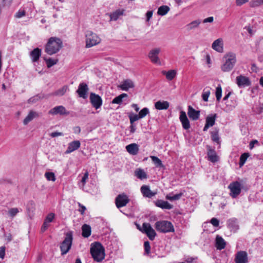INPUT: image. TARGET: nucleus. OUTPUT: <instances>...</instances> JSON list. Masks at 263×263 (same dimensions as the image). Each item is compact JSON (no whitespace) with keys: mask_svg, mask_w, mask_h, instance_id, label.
<instances>
[{"mask_svg":"<svg viewBox=\"0 0 263 263\" xmlns=\"http://www.w3.org/2000/svg\"><path fill=\"white\" fill-rule=\"evenodd\" d=\"M163 73L165 75L168 80L171 81L176 77L177 72L175 70H170L167 72L164 71Z\"/></svg>","mask_w":263,"mask_h":263,"instance_id":"nucleus-36","label":"nucleus"},{"mask_svg":"<svg viewBox=\"0 0 263 263\" xmlns=\"http://www.w3.org/2000/svg\"><path fill=\"white\" fill-rule=\"evenodd\" d=\"M81 145V143L79 140H74L68 144V147L65 152L66 154H69L78 149Z\"/></svg>","mask_w":263,"mask_h":263,"instance_id":"nucleus-21","label":"nucleus"},{"mask_svg":"<svg viewBox=\"0 0 263 263\" xmlns=\"http://www.w3.org/2000/svg\"><path fill=\"white\" fill-rule=\"evenodd\" d=\"M25 15V11L24 10H19L15 15L17 18H21Z\"/></svg>","mask_w":263,"mask_h":263,"instance_id":"nucleus-57","label":"nucleus"},{"mask_svg":"<svg viewBox=\"0 0 263 263\" xmlns=\"http://www.w3.org/2000/svg\"><path fill=\"white\" fill-rule=\"evenodd\" d=\"M187 115L191 119L196 121L199 118L200 111L195 110L191 106H189Z\"/></svg>","mask_w":263,"mask_h":263,"instance_id":"nucleus-22","label":"nucleus"},{"mask_svg":"<svg viewBox=\"0 0 263 263\" xmlns=\"http://www.w3.org/2000/svg\"><path fill=\"white\" fill-rule=\"evenodd\" d=\"M140 190L143 196L145 197H148V185H144L142 186Z\"/></svg>","mask_w":263,"mask_h":263,"instance_id":"nucleus-53","label":"nucleus"},{"mask_svg":"<svg viewBox=\"0 0 263 263\" xmlns=\"http://www.w3.org/2000/svg\"><path fill=\"white\" fill-rule=\"evenodd\" d=\"M153 163L155 164L156 167H164V165L162 163L161 160L156 156H151Z\"/></svg>","mask_w":263,"mask_h":263,"instance_id":"nucleus-41","label":"nucleus"},{"mask_svg":"<svg viewBox=\"0 0 263 263\" xmlns=\"http://www.w3.org/2000/svg\"><path fill=\"white\" fill-rule=\"evenodd\" d=\"M235 262V263H248V258L247 253L244 251H238L236 254Z\"/></svg>","mask_w":263,"mask_h":263,"instance_id":"nucleus-13","label":"nucleus"},{"mask_svg":"<svg viewBox=\"0 0 263 263\" xmlns=\"http://www.w3.org/2000/svg\"><path fill=\"white\" fill-rule=\"evenodd\" d=\"M179 119L184 129H189L190 128V121L186 116L185 112L184 111H180Z\"/></svg>","mask_w":263,"mask_h":263,"instance_id":"nucleus-19","label":"nucleus"},{"mask_svg":"<svg viewBox=\"0 0 263 263\" xmlns=\"http://www.w3.org/2000/svg\"><path fill=\"white\" fill-rule=\"evenodd\" d=\"M214 21V17L213 16H210L208 18L204 19L202 21L203 23H212Z\"/></svg>","mask_w":263,"mask_h":263,"instance_id":"nucleus-60","label":"nucleus"},{"mask_svg":"<svg viewBox=\"0 0 263 263\" xmlns=\"http://www.w3.org/2000/svg\"><path fill=\"white\" fill-rule=\"evenodd\" d=\"M215 95L217 101H219L222 96V88L220 85H218L216 87Z\"/></svg>","mask_w":263,"mask_h":263,"instance_id":"nucleus-46","label":"nucleus"},{"mask_svg":"<svg viewBox=\"0 0 263 263\" xmlns=\"http://www.w3.org/2000/svg\"><path fill=\"white\" fill-rule=\"evenodd\" d=\"M210 222L214 227H218L219 226V221L216 218H212L211 219Z\"/></svg>","mask_w":263,"mask_h":263,"instance_id":"nucleus-55","label":"nucleus"},{"mask_svg":"<svg viewBox=\"0 0 263 263\" xmlns=\"http://www.w3.org/2000/svg\"><path fill=\"white\" fill-rule=\"evenodd\" d=\"M45 176L49 181H55L56 179L55 175L52 172H46L45 174Z\"/></svg>","mask_w":263,"mask_h":263,"instance_id":"nucleus-47","label":"nucleus"},{"mask_svg":"<svg viewBox=\"0 0 263 263\" xmlns=\"http://www.w3.org/2000/svg\"><path fill=\"white\" fill-rule=\"evenodd\" d=\"M129 118L130 120V123H134V122L137 121L140 118L139 116L137 114H132L129 115Z\"/></svg>","mask_w":263,"mask_h":263,"instance_id":"nucleus-51","label":"nucleus"},{"mask_svg":"<svg viewBox=\"0 0 263 263\" xmlns=\"http://www.w3.org/2000/svg\"><path fill=\"white\" fill-rule=\"evenodd\" d=\"M135 175L139 179L142 180L147 178V175L143 170L137 168L135 171Z\"/></svg>","mask_w":263,"mask_h":263,"instance_id":"nucleus-32","label":"nucleus"},{"mask_svg":"<svg viewBox=\"0 0 263 263\" xmlns=\"http://www.w3.org/2000/svg\"><path fill=\"white\" fill-rule=\"evenodd\" d=\"M64 134L63 133L59 132H54L50 134V136L52 138L56 137L58 136H62Z\"/></svg>","mask_w":263,"mask_h":263,"instance_id":"nucleus-58","label":"nucleus"},{"mask_svg":"<svg viewBox=\"0 0 263 263\" xmlns=\"http://www.w3.org/2000/svg\"><path fill=\"white\" fill-rule=\"evenodd\" d=\"M135 225L136 226L137 228L143 233L145 234L148 236V223L146 222H144L142 224V227H141L140 225L136 222H135Z\"/></svg>","mask_w":263,"mask_h":263,"instance_id":"nucleus-34","label":"nucleus"},{"mask_svg":"<svg viewBox=\"0 0 263 263\" xmlns=\"http://www.w3.org/2000/svg\"><path fill=\"white\" fill-rule=\"evenodd\" d=\"M42 50L39 48H36L31 51L30 53V57L33 62L38 61L41 55Z\"/></svg>","mask_w":263,"mask_h":263,"instance_id":"nucleus-23","label":"nucleus"},{"mask_svg":"<svg viewBox=\"0 0 263 263\" xmlns=\"http://www.w3.org/2000/svg\"><path fill=\"white\" fill-rule=\"evenodd\" d=\"M79 206L81 208V209L79 210L81 214H83L85 211L86 210V207L82 204H81L80 203H79Z\"/></svg>","mask_w":263,"mask_h":263,"instance_id":"nucleus-64","label":"nucleus"},{"mask_svg":"<svg viewBox=\"0 0 263 263\" xmlns=\"http://www.w3.org/2000/svg\"><path fill=\"white\" fill-rule=\"evenodd\" d=\"M160 52L161 49L160 48H154L149 51V59L153 63L158 65H161V61L159 57Z\"/></svg>","mask_w":263,"mask_h":263,"instance_id":"nucleus-8","label":"nucleus"},{"mask_svg":"<svg viewBox=\"0 0 263 263\" xmlns=\"http://www.w3.org/2000/svg\"><path fill=\"white\" fill-rule=\"evenodd\" d=\"M39 114L35 111L30 110L27 117L24 119L23 121V124L27 125L29 122L32 121L34 118L38 117Z\"/></svg>","mask_w":263,"mask_h":263,"instance_id":"nucleus-26","label":"nucleus"},{"mask_svg":"<svg viewBox=\"0 0 263 263\" xmlns=\"http://www.w3.org/2000/svg\"><path fill=\"white\" fill-rule=\"evenodd\" d=\"M201 23V21L199 20H197L194 21H192L190 23L187 24L185 26L186 29L189 31L194 29L197 28L200 24Z\"/></svg>","mask_w":263,"mask_h":263,"instance_id":"nucleus-31","label":"nucleus"},{"mask_svg":"<svg viewBox=\"0 0 263 263\" xmlns=\"http://www.w3.org/2000/svg\"><path fill=\"white\" fill-rule=\"evenodd\" d=\"M68 87L67 86L65 85L62 87L61 88L59 89L57 91H54L52 93V95L53 96H63L67 90H68Z\"/></svg>","mask_w":263,"mask_h":263,"instance_id":"nucleus-38","label":"nucleus"},{"mask_svg":"<svg viewBox=\"0 0 263 263\" xmlns=\"http://www.w3.org/2000/svg\"><path fill=\"white\" fill-rule=\"evenodd\" d=\"M88 91L87 85L84 83H81L79 84L77 92L80 97L85 99L87 98V93Z\"/></svg>","mask_w":263,"mask_h":263,"instance_id":"nucleus-16","label":"nucleus"},{"mask_svg":"<svg viewBox=\"0 0 263 263\" xmlns=\"http://www.w3.org/2000/svg\"><path fill=\"white\" fill-rule=\"evenodd\" d=\"M250 154L248 153H245L240 156L239 162V165L240 167H242L245 164Z\"/></svg>","mask_w":263,"mask_h":263,"instance_id":"nucleus-42","label":"nucleus"},{"mask_svg":"<svg viewBox=\"0 0 263 263\" xmlns=\"http://www.w3.org/2000/svg\"><path fill=\"white\" fill-rule=\"evenodd\" d=\"M88 176H89L88 172H85L84 176H83V177L82 178V180H81V182L83 184V186H84L85 185L86 180L88 178Z\"/></svg>","mask_w":263,"mask_h":263,"instance_id":"nucleus-56","label":"nucleus"},{"mask_svg":"<svg viewBox=\"0 0 263 263\" xmlns=\"http://www.w3.org/2000/svg\"><path fill=\"white\" fill-rule=\"evenodd\" d=\"M18 212L19 210L17 208H11L9 210L8 214L11 217H14Z\"/></svg>","mask_w":263,"mask_h":263,"instance_id":"nucleus-52","label":"nucleus"},{"mask_svg":"<svg viewBox=\"0 0 263 263\" xmlns=\"http://www.w3.org/2000/svg\"><path fill=\"white\" fill-rule=\"evenodd\" d=\"M62 46L63 42L60 38L51 37L46 45L45 51L51 55L58 52Z\"/></svg>","mask_w":263,"mask_h":263,"instance_id":"nucleus-1","label":"nucleus"},{"mask_svg":"<svg viewBox=\"0 0 263 263\" xmlns=\"http://www.w3.org/2000/svg\"><path fill=\"white\" fill-rule=\"evenodd\" d=\"M43 98V97H41L39 95H37L34 96L30 98V99H29L28 100V102L29 103H35L37 101H38L40 100H41V99H42Z\"/></svg>","mask_w":263,"mask_h":263,"instance_id":"nucleus-48","label":"nucleus"},{"mask_svg":"<svg viewBox=\"0 0 263 263\" xmlns=\"http://www.w3.org/2000/svg\"><path fill=\"white\" fill-rule=\"evenodd\" d=\"M129 201L128 197L126 195L120 194L115 199L116 206L118 209L124 206L129 202Z\"/></svg>","mask_w":263,"mask_h":263,"instance_id":"nucleus-11","label":"nucleus"},{"mask_svg":"<svg viewBox=\"0 0 263 263\" xmlns=\"http://www.w3.org/2000/svg\"><path fill=\"white\" fill-rule=\"evenodd\" d=\"M134 87V83L129 79L124 80L119 86L121 89L124 91H127L129 88H133Z\"/></svg>","mask_w":263,"mask_h":263,"instance_id":"nucleus-24","label":"nucleus"},{"mask_svg":"<svg viewBox=\"0 0 263 263\" xmlns=\"http://www.w3.org/2000/svg\"><path fill=\"white\" fill-rule=\"evenodd\" d=\"M210 95V89L208 88H205L203 89L202 94V98L203 101H208V98L209 97V96Z\"/></svg>","mask_w":263,"mask_h":263,"instance_id":"nucleus-45","label":"nucleus"},{"mask_svg":"<svg viewBox=\"0 0 263 263\" xmlns=\"http://www.w3.org/2000/svg\"><path fill=\"white\" fill-rule=\"evenodd\" d=\"M5 255V247H0V258L2 259L4 258Z\"/></svg>","mask_w":263,"mask_h":263,"instance_id":"nucleus-59","label":"nucleus"},{"mask_svg":"<svg viewBox=\"0 0 263 263\" xmlns=\"http://www.w3.org/2000/svg\"><path fill=\"white\" fill-rule=\"evenodd\" d=\"M49 114L52 115H68L69 114V111H67L65 107L62 105L57 106L51 109L49 111Z\"/></svg>","mask_w":263,"mask_h":263,"instance_id":"nucleus-12","label":"nucleus"},{"mask_svg":"<svg viewBox=\"0 0 263 263\" xmlns=\"http://www.w3.org/2000/svg\"><path fill=\"white\" fill-rule=\"evenodd\" d=\"M169 106V102L165 101H158L155 103V108L158 110L167 109Z\"/></svg>","mask_w":263,"mask_h":263,"instance_id":"nucleus-27","label":"nucleus"},{"mask_svg":"<svg viewBox=\"0 0 263 263\" xmlns=\"http://www.w3.org/2000/svg\"><path fill=\"white\" fill-rule=\"evenodd\" d=\"M82 236L85 238L88 237L91 235V227L90 226L84 224L82 227Z\"/></svg>","mask_w":263,"mask_h":263,"instance_id":"nucleus-29","label":"nucleus"},{"mask_svg":"<svg viewBox=\"0 0 263 263\" xmlns=\"http://www.w3.org/2000/svg\"><path fill=\"white\" fill-rule=\"evenodd\" d=\"M90 102L92 106L98 109L102 105V100L101 97L93 92H91L89 96Z\"/></svg>","mask_w":263,"mask_h":263,"instance_id":"nucleus-10","label":"nucleus"},{"mask_svg":"<svg viewBox=\"0 0 263 263\" xmlns=\"http://www.w3.org/2000/svg\"><path fill=\"white\" fill-rule=\"evenodd\" d=\"M236 83L240 88H245L251 85L250 79L241 74L236 77Z\"/></svg>","mask_w":263,"mask_h":263,"instance_id":"nucleus-9","label":"nucleus"},{"mask_svg":"<svg viewBox=\"0 0 263 263\" xmlns=\"http://www.w3.org/2000/svg\"><path fill=\"white\" fill-rule=\"evenodd\" d=\"M144 255H147L148 254V240L144 241Z\"/></svg>","mask_w":263,"mask_h":263,"instance_id":"nucleus-62","label":"nucleus"},{"mask_svg":"<svg viewBox=\"0 0 263 263\" xmlns=\"http://www.w3.org/2000/svg\"><path fill=\"white\" fill-rule=\"evenodd\" d=\"M207 150H208V160L213 162L215 163L218 161V157L217 155V154L215 151L214 149H212L210 146H206Z\"/></svg>","mask_w":263,"mask_h":263,"instance_id":"nucleus-18","label":"nucleus"},{"mask_svg":"<svg viewBox=\"0 0 263 263\" xmlns=\"http://www.w3.org/2000/svg\"><path fill=\"white\" fill-rule=\"evenodd\" d=\"M90 253L95 261H102L105 257V249L102 245L99 242H95L91 244Z\"/></svg>","mask_w":263,"mask_h":263,"instance_id":"nucleus-2","label":"nucleus"},{"mask_svg":"<svg viewBox=\"0 0 263 263\" xmlns=\"http://www.w3.org/2000/svg\"><path fill=\"white\" fill-rule=\"evenodd\" d=\"M248 0H236V4L237 6H241L246 3H247Z\"/></svg>","mask_w":263,"mask_h":263,"instance_id":"nucleus-61","label":"nucleus"},{"mask_svg":"<svg viewBox=\"0 0 263 263\" xmlns=\"http://www.w3.org/2000/svg\"><path fill=\"white\" fill-rule=\"evenodd\" d=\"M156 228L158 231L163 233L174 232L173 224L171 222L166 220L157 222L156 223Z\"/></svg>","mask_w":263,"mask_h":263,"instance_id":"nucleus-5","label":"nucleus"},{"mask_svg":"<svg viewBox=\"0 0 263 263\" xmlns=\"http://www.w3.org/2000/svg\"><path fill=\"white\" fill-rule=\"evenodd\" d=\"M182 195L183 194L182 193H180L174 195H173L172 193H170L165 196V198L170 201L177 200L180 199Z\"/></svg>","mask_w":263,"mask_h":263,"instance_id":"nucleus-39","label":"nucleus"},{"mask_svg":"<svg viewBox=\"0 0 263 263\" xmlns=\"http://www.w3.org/2000/svg\"><path fill=\"white\" fill-rule=\"evenodd\" d=\"M216 118V114H211L206 117L205 119V124L203 129L204 132L207 131L210 127H212L215 124Z\"/></svg>","mask_w":263,"mask_h":263,"instance_id":"nucleus-14","label":"nucleus"},{"mask_svg":"<svg viewBox=\"0 0 263 263\" xmlns=\"http://www.w3.org/2000/svg\"><path fill=\"white\" fill-rule=\"evenodd\" d=\"M123 11H121L120 10H117L116 11L112 13H110V21H117L119 17L123 14Z\"/></svg>","mask_w":263,"mask_h":263,"instance_id":"nucleus-37","label":"nucleus"},{"mask_svg":"<svg viewBox=\"0 0 263 263\" xmlns=\"http://www.w3.org/2000/svg\"><path fill=\"white\" fill-rule=\"evenodd\" d=\"M44 60L46 61L47 66L48 68L51 67L52 66L55 65L58 62V59H52L51 58H44Z\"/></svg>","mask_w":263,"mask_h":263,"instance_id":"nucleus-44","label":"nucleus"},{"mask_svg":"<svg viewBox=\"0 0 263 263\" xmlns=\"http://www.w3.org/2000/svg\"><path fill=\"white\" fill-rule=\"evenodd\" d=\"M148 114V108L145 107L140 110L138 115L139 116L140 118H142L145 117Z\"/></svg>","mask_w":263,"mask_h":263,"instance_id":"nucleus-54","label":"nucleus"},{"mask_svg":"<svg viewBox=\"0 0 263 263\" xmlns=\"http://www.w3.org/2000/svg\"><path fill=\"white\" fill-rule=\"evenodd\" d=\"M227 226L229 229L232 230H237L238 229V226L237 223L236 219H230L228 220Z\"/></svg>","mask_w":263,"mask_h":263,"instance_id":"nucleus-35","label":"nucleus"},{"mask_svg":"<svg viewBox=\"0 0 263 263\" xmlns=\"http://www.w3.org/2000/svg\"><path fill=\"white\" fill-rule=\"evenodd\" d=\"M257 143H258V141L256 140L251 141L249 144L250 148L252 149L254 146V144Z\"/></svg>","mask_w":263,"mask_h":263,"instance_id":"nucleus-63","label":"nucleus"},{"mask_svg":"<svg viewBox=\"0 0 263 263\" xmlns=\"http://www.w3.org/2000/svg\"><path fill=\"white\" fill-rule=\"evenodd\" d=\"M154 203L155 205L161 208L162 209L171 210L173 208V205L169 203L167 201L162 200L154 201Z\"/></svg>","mask_w":263,"mask_h":263,"instance_id":"nucleus-20","label":"nucleus"},{"mask_svg":"<svg viewBox=\"0 0 263 263\" xmlns=\"http://www.w3.org/2000/svg\"><path fill=\"white\" fill-rule=\"evenodd\" d=\"M226 242L222 237L217 235L216 237V247L217 249L221 250L226 247Z\"/></svg>","mask_w":263,"mask_h":263,"instance_id":"nucleus-28","label":"nucleus"},{"mask_svg":"<svg viewBox=\"0 0 263 263\" xmlns=\"http://www.w3.org/2000/svg\"><path fill=\"white\" fill-rule=\"evenodd\" d=\"M252 111L255 114L260 115L263 112V103L259 104L258 105L254 106L252 108Z\"/></svg>","mask_w":263,"mask_h":263,"instance_id":"nucleus-43","label":"nucleus"},{"mask_svg":"<svg viewBox=\"0 0 263 263\" xmlns=\"http://www.w3.org/2000/svg\"><path fill=\"white\" fill-rule=\"evenodd\" d=\"M156 235L155 231L149 224V239L153 240Z\"/></svg>","mask_w":263,"mask_h":263,"instance_id":"nucleus-50","label":"nucleus"},{"mask_svg":"<svg viewBox=\"0 0 263 263\" xmlns=\"http://www.w3.org/2000/svg\"><path fill=\"white\" fill-rule=\"evenodd\" d=\"M226 61L221 66L222 71L228 72L231 70L236 62V54L233 52H229L225 55Z\"/></svg>","mask_w":263,"mask_h":263,"instance_id":"nucleus-3","label":"nucleus"},{"mask_svg":"<svg viewBox=\"0 0 263 263\" xmlns=\"http://www.w3.org/2000/svg\"><path fill=\"white\" fill-rule=\"evenodd\" d=\"M127 95L126 93H122L119 96L115 97L112 101V103L121 104L123 102V99L126 98Z\"/></svg>","mask_w":263,"mask_h":263,"instance_id":"nucleus-40","label":"nucleus"},{"mask_svg":"<svg viewBox=\"0 0 263 263\" xmlns=\"http://www.w3.org/2000/svg\"><path fill=\"white\" fill-rule=\"evenodd\" d=\"M250 5L251 7H258L262 5V0H251Z\"/></svg>","mask_w":263,"mask_h":263,"instance_id":"nucleus-49","label":"nucleus"},{"mask_svg":"<svg viewBox=\"0 0 263 263\" xmlns=\"http://www.w3.org/2000/svg\"><path fill=\"white\" fill-rule=\"evenodd\" d=\"M126 149L130 154L136 155L139 151L138 145L136 143H132L126 146Z\"/></svg>","mask_w":263,"mask_h":263,"instance_id":"nucleus-25","label":"nucleus"},{"mask_svg":"<svg viewBox=\"0 0 263 263\" xmlns=\"http://www.w3.org/2000/svg\"><path fill=\"white\" fill-rule=\"evenodd\" d=\"M212 48L220 53H222L223 51V42L222 38H219L212 43Z\"/></svg>","mask_w":263,"mask_h":263,"instance_id":"nucleus-17","label":"nucleus"},{"mask_svg":"<svg viewBox=\"0 0 263 263\" xmlns=\"http://www.w3.org/2000/svg\"><path fill=\"white\" fill-rule=\"evenodd\" d=\"M218 129L215 128L213 131H212L211 132V139L213 142H216L218 144H220V137L218 135Z\"/></svg>","mask_w":263,"mask_h":263,"instance_id":"nucleus-30","label":"nucleus"},{"mask_svg":"<svg viewBox=\"0 0 263 263\" xmlns=\"http://www.w3.org/2000/svg\"><path fill=\"white\" fill-rule=\"evenodd\" d=\"M230 190V196L233 198H236L241 193V185L240 183L237 181L231 182L228 186Z\"/></svg>","mask_w":263,"mask_h":263,"instance_id":"nucleus-7","label":"nucleus"},{"mask_svg":"<svg viewBox=\"0 0 263 263\" xmlns=\"http://www.w3.org/2000/svg\"><path fill=\"white\" fill-rule=\"evenodd\" d=\"M86 47H91L96 45L100 42V39L98 36L91 31H87L86 32Z\"/></svg>","mask_w":263,"mask_h":263,"instance_id":"nucleus-6","label":"nucleus"},{"mask_svg":"<svg viewBox=\"0 0 263 263\" xmlns=\"http://www.w3.org/2000/svg\"><path fill=\"white\" fill-rule=\"evenodd\" d=\"M170 10V9L168 6L166 5H162L158 8L157 14L159 15L164 16L168 13Z\"/></svg>","mask_w":263,"mask_h":263,"instance_id":"nucleus-33","label":"nucleus"},{"mask_svg":"<svg viewBox=\"0 0 263 263\" xmlns=\"http://www.w3.org/2000/svg\"><path fill=\"white\" fill-rule=\"evenodd\" d=\"M55 214L53 213H50L46 216L41 229V232L43 233L47 230L49 226V223L53 220Z\"/></svg>","mask_w":263,"mask_h":263,"instance_id":"nucleus-15","label":"nucleus"},{"mask_svg":"<svg viewBox=\"0 0 263 263\" xmlns=\"http://www.w3.org/2000/svg\"><path fill=\"white\" fill-rule=\"evenodd\" d=\"M72 233L69 232L65 235L64 240L62 241L60 246L61 254L62 255L66 254L71 248L72 242Z\"/></svg>","mask_w":263,"mask_h":263,"instance_id":"nucleus-4","label":"nucleus"}]
</instances>
